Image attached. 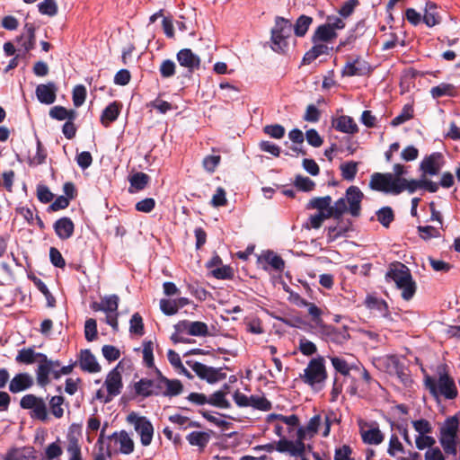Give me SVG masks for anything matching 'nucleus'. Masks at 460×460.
Here are the masks:
<instances>
[{"label":"nucleus","instance_id":"nucleus-13","mask_svg":"<svg viewBox=\"0 0 460 460\" xmlns=\"http://www.w3.org/2000/svg\"><path fill=\"white\" fill-rule=\"evenodd\" d=\"M321 332L326 341L337 345H343L350 339L349 329L346 326L334 327L324 324L321 328Z\"/></svg>","mask_w":460,"mask_h":460},{"label":"nucleus","instance_id":"nucleus-20","mask_svg":"<svg viewBox=\"0 0 460 460\" xmlns=\"http://www.w3.org/2000/svg\"><path fill=\"white\" fill-rule=\"evenodd\" d=\"M17 41L21 43V46L24 49L23 56L35 48L36 37L35 26L33 23L27 22L24 25L23 32L21 36L17 37Z\"/></svg>","mask_w":460,"mask_h":460},{"label":"nucleus","instance_id":"nucleus-7","mask_svg":"<svg viewBox=\"0 0 460 460\" xmlns=\"http://www.w3.org/2000/svg\"><path fill=\"white\" fill-rule=\"evenodd\" d=\"M121 372L122 361H119V364L108 373L104 381V385L107 389V395L103 400L104 403L111 402L114 397L121 393L123 388Z\"/></svg>","mask_w":460,"mask_h":460},{"label":"nucleus","instance_id":"nucleus-47","mask_svg":"<svg viewBox=\"0 0 460 460\" xmlns=\"http://www.w3.org/2000/svg\"><path fill=\"white\" fill-rule=\"evenodd\" d=\"M38 353L35 352V350L32 348L28 349H22L19 350L15 360L18 363H23V364H32L35 362L36 359H38Z\"/></svg>","mask_w":460,"mask_h":460},{"label":"nucleus","instance_id":"nucleus-50","mask_svg":"<svg viewBox=\"0 0 460 460\" xmlns=\"http://www.w3.org/2000/svg\"><path fill=\"white\" fill-rule=\"evenodd\" d=\"M183 391V385L178 379H168L166 380V387L164 391V396L172 397L179 395Z\"/></svg>","mask_w":460,"mask_h":460},{"label":"nucleus","instance_id":"nucleus-54","mask_svg":"<svg viewBox=\"0 0 460 460\" xmlns=\"http://www.w3.org/2000/svg\"><path fill=\"white\" fill-rule=\"evenodd\" d=\"M331 362L336 372L340 373L341 375L347 376L349 375V372L351 370V367L348 364V362L340 357H332L330 358Z\"/></svg>","mask_w":460,"mask_h":460},{"label":"nucleus","instance_id":"nucleus-35","mask_svg":"<svg viewBox=\"0 0 460 460\" xmlns=\"http://www.w3.org/2000/svg\"><path fill=\"white\" fill-rule=\"evenodd\" d=\"M77 113L74 110H66L63 106H54L49 110V117L57 120H75Z\"/></svg>","mask_w":460,"mask_h":460},{"label":"nucleus","instance_id":"nucleus-2","mask_svg":"<svg viewBox=\"0 0 460 460\" xmlns=\"http://www.w3.org/2000/svg\"><path fill=\"white\" fill-rule=\"evenodd\" d=\"M385 280L394 282L396 288L402 290V297L406 301L411 300L416 293V282L412 279L410 269L400 261L389 264Z\"/></svg>","mask_w":460,"mask_h":460},{"label":"nucleus","instance_id":"nucleus-11","mask_svg":"<svg viewBox=\"0 0 460 460\" xmlns=\"http://www.w3.org/2000/svg\"><path fill=\"white\" fill-rule=\"evenodd\" d=\"M398 195L407 190L409 194H413L419 189H422L430 193H435L438 190V184L431 180L424 178L420 175V179H405L399 186Z\"/></svg>","mask_w":460,"mask_h":460},{"label":"nucleus","instance_id":"nucleus-29","mask_svg":"<svg viewBox=\"0 0 460 460\" xmlns=\"http://www.w3.org/2000/svg\"><path fill=\"white\" fill-rule=\"evenodd\" d=\"M128 181L130 183L128 191L130 193H134L137 191L143 190L149 183L150 177L145 172H138L132 174L129 177Z\"/></svg>","mask_w":460,"mask_h":460},{"label":"nucleus","instance_id":"nucleus-32","mask_svg":"<svg viewBox=\"0 0 460 460\" xmlns=\"http://www.w3.org/2000/svg\"><path fill=\"white\" fill-rule=\"evenodd\" d=\"M366 23L364 21H359L356 23L355 27L349 31L346 38L340 41L338 48L345 47L354 43V41L361 35L364 34Z\"/></svg>","mask_w":460,"mask_h":460},{"label":"nucleus","instance_id":"nucleus-27","mask_svg":"<svg viewBox=\"0 0 460 460\" xmlns=\"http://www.w3.org/2000/svg\"><path fill=\"white\" fill-rule=\"evenodd\" d=\"M338 34L336 31H333L332 28H329V25L322 24L319 25L312 35V42H331L337 38Z\"/></svg>","mask_w":460,"mask_h":460},{"label":"nucleus","instance_id":"nucleus-52","mask_svg":"<svg viewBox=\"0 0 460 460\" xmlns=\"http://www.w3.org/2000/svg\"><path fill=\"white\" fill-rule=\"evenodd\" d=\"M189 334L191 336L206 337L209 335L207 323L199 321L190 322Z\"/></svg>","mask_w":460,"mask_h":460},{"label":"nucleus","instance_id":"nucleus-31","mask_svg":"<svg viewBox=\"0 0 460 460\" xmlns=\"http://www.w3.org/2000/svg\"><path fill=\"white\" fill-rule=\"evenodd\" d=\"M437 4L433 2H427L423 22L428 27H433L440 22V16L437 11Z\"/></svg>","mask_w":460,"mask_h":460},{"label":"nucleus","instance_id":"nucleus-55","mask_svg":"<svg viewBox=\"0 0 460 460\" xmlns=\"http://www.w3.org/2000/svg\"><path fill=\"white\" fill-rule=\"evenodd\" d=\"M154 344L151 341L143 343V361L147 367L155 368V359L153 355Z\"/></svg>","mask_w":460,"mask_h":460},{"label":"nucleus","instance_id":"nucleus-37","mask_svg":"<svg viewBox=\"0 0 460 460\" xmlns=\"http://www.w3.org/2000/svg\"><path fill=\"white\" fill-rule=\"evenodd\" d=\"M332 197H315L309 200L306 205V209H317L318 212L328 211L332 204Z\"/></svg>","mask_w":460,"mask_h":460},{"label":"nucleus","instance_id":"nucleus-44","mask_svg":"<svg viewBox=\"0 0 460 460\" xmlns=\"http://www.w3.org/2000/svg\"><path fill=\"white\" fill-rule=\"evenodd\" d=\"M454 93L455 86L447 83H442L430 89V94L434 99L441 98L444 96H453Z\"/></svg>","mask_w":460,"mask_h":460},{"label":"nucleus","instance_id":"nucleus-8","mask_svg":"<svg viewBox=\"0 0 460 460\" xmlns=\"http://www.w3.org/2000/svg\"><path fill=\"white\" fill-rule=\"evenodd\" d=\"M127 420L134 425L140 436L141 444L145 447L149 446L154 435V427L150 420L144 416H137L135 412L128 414Z\"/></svg>","mask_w":460,"mask_h":460},{"label":"nucleus","instance_id":"nucleus-36","mask_svg":"<svg viewBox=\"0 0 460 460\" xmlns=\"http://www.w3.org/2000/svg\"><path fill=\"white\" fill-rule=\"evenodd\" d=\"M155 377L151 379L153 396H164L167 377L157 367H155Z\"/></svg>","mask_w":460,"mask_h":460},{"label":"nucleus","instance_id":"nucleus-12","mask_svg":"<svg viewBox=\"0 0 460 460\" xmlns=\"http://www.w3.org/2000/svg\"><path fill=\"white\" fill-rule=\"evenodd\" d=\"M444 163V155L439 152H434L429 155H427L423 158L419 166L421 176L427 178L428 175H438L441 171Z\"/></svg>","mask_w":460,"mask_h":460},{"label":"nucleus","instance_id":"nucleus-56","mask_svg":"<svg viewBox=\"0 0 460 460\" xmlns=\"http://www.w3.org/2000/svg\"><path fill=\"white\" fill-rule=\"evenodd\" d=\"M63 403L64 397L59 395L53 396L49 401L50 411L58 419L62 418L64 415Z\"/></svg>","mask_w":460,"mask_h":460},{"label":"nucleus","instance_id":"nucleus-18","mask_svg":"<svg viewBox=\"0 0 460 460\" xmlns=\"http://www.w3.org/2000/svg\"><path fill=\"white\" fill-rule=\"evenodd\" d=\"M370 72L369 64L361 59L359 57L357 58L348 61L342 70V75L344 76H362L366 75Z\"/></svg>","mask_w":460,"mask_h":460},{"label":"nucleus","instance_id":"nucleus-9","mask_svg":"<svg viewBox=\"0 0 460 460\" xmlns=\"http://www.w3.org/2000/svg\"><path fill=\"white\" fill-rule=\"evenodd\" d=\"M186 363L199 378L206 380L208 384H215L226 377V374L222 371V367H208L200 362L191 360H188Z\"/></svg>","mask_w":460,"mask_h":460},{"label":"nucleus","instance_id":"nucleus-17","mask_svg":"<svg viewBox=\"0 0 460 460\" xmlns=\"http://www.w3.org/2000/svg\"><path fill=\"white\" fill-rule=\"evenodd\" d=\"M58 87L54 82L40 84L36 87V96L38 101L43 104H52L57 98Z\"/></svg>","mask_w":460,"mask_h":460},{"label":"nucleus","instance_id":"nucleus-60","mask_svg":"<svg viewBox=\"0 0 460 460\" xmlns=\"http://www.w3.org/2000/svg\"><path fill=\"white\" fill-rule=\"evenodd\" d=\"M39 12L42 14L53 16L58 13V5L55 0H44L38 4Z\"/></svg>","mask_w":460,"mask_h":460},{"label":"nucleus","instance_id":"nucleus-14","mask_svg":"<svg viewBox=\"0 0 460 460\" xmlns=\"http://www.w3.org/2000/svg\"><path fill=\"white\" fill-rule=\"evenodd\" d=\"M176 59L180 66L187 69L189 74H192L195 70L200 68L201 59L190 49L179 50L176 54Z\"/></svg>","mask_w":460,"mask_h":460},{"label":"nucleus","instance_id":"nucleus-22","mask_svg":"<svg viewBox=\"0 0 460 460\" xmlns=\"http://www.w3.org/2000/svg\"><path fill=\"white\" fill-rule=\"evenodd\" d=\"M33 385V378L28 373L15 375L9 384V390L13 394L27 390Z\"/></svg>","mask_w":460,"mask_h":460},{"label":"nucleus","instance_id":"nucleus-42","mask_svg":"<svg viewBox=\"0 0 460 460\" xmlns=\"http://www.w3.org/2000/svg\"><path fill=\"white\" fill-rule=\"evenodd\" d=\"M378 222L385 228H388L394 220V213L391 207L385 206L376 212Z\"/></svg>","mask_w":460,"mask_h":460},{"label":"nucleus","instance_id":"nucleus-57","mask_svg":"<svg viewBox=\"0 0 460 460\" xmlns=\"http://www.w3.org/2000/svg\"><path fill=\"white\" fill-rule=\"evenodd\" d=\"M387 453L393 457H394L397 453H405L404 447L396 434H392L390 437Z\"/></svg>","mask_w":460,"mask_h":460},{"label":"nucleus","instance_id":"nucleus-10","mask_svg":"<svg viewBox=\"0 0 460 460\" xmlns=\"http://www.w3.org/2000/svg\"><path fill=\"white\" fill-rule=\"evenodd\" d=\"M22 409L31 410V418L45 421L48 419L47 405L44 400L34 394H26L20 401Z\"/></svg>","mask_w":460,"mask_h":460},{"label":"nucleus","instance_id":"nucleus-38","mask_svg":"<svg viewBox=\"0 0 460 460\" xmlns=\"http://www.w3.org/2000/svg\"><path fill=\"white\" fill-rule=\"evenodd\" d=\"M347 211H349V207L347 206L345 198H340L332 206L331 205L327 211V216H330L331 218L339 220Z\"/></svg>","mask_w":460,"mask_h":460},{"label":"nucleus","instance_id":"nucleus-63","mask_svg":"<svg viewBox=\"0 0 460 460\" xmlns=\"http://www.w3.org/2000/svg\"><path fill=\"white\" fill-rule=\"evenodd\" d=\"M36 190L37 198L41 203L47 204L52 201L54 195L48 186L44 184H38Z\"/></svg>","mask_w":460,"mask_h":460},{"label":"nucleus","instance_id":"nucleus-46","mask_svg":"<svg viewBox=\"0 0 460 460\" xmlns=\"http://www.w3.org/2000/svg\"><path fill=\"white\" fill-rule=\"evenodd\" d=\"M249 406L263 411H268L272 409V403L268 399L264 396L258 395H251L249 397Z\"/></svg>","mask_w":460,"mask_h":460},{"label":"nucleus","instance_id":"nucleus-51","mask_svg":"<svg viewBox=\"0 0 460 460\" xmlns=\"http://www.w3.org/2000/svg\"><path fill=\"white\" fill-rule=\"evenodd\" d=\"M294 185L301 191L309 192L314 189L315 182L310 178L299 174L296 176Z\"/></svg>","mask_w":460,"mask_h":460},{"label":"nucleus","instance_id":"nucleus-61","mask_svg":"<svg viewBox=\"0 0 460 460\" xmlns=\"http://www.w3.org/2000/svg\"><path fill=\"white\" fill-rule=\"evenodd\" d=\"M263 132L270 137L280 139L285 136V128L279 124L266 125L263 128Z\"/></svg>","mask_w":460,"mask_h":460},{"label":"nucleus","instance_id":"nucleus-1","mask_svg":"<svg viewBox=\"0 0 460 460\" xmlns=\"http://www.w3.org/2000/svg\"><path fill=\"white\" fill-rule=\"evenodd\" d=\"M438 378L429 376L424 371V386L435 399L443 396L447 400H454L458 395L457 387L454 378L449 375L447 365H440L437 368Z\"/></svg>","mask_w":460,"mask_h":460},{"label":"nucleus","instance_id":"nucleus-45","mask_svg":"<svg viewBox=\"0 0 460 460\" xmlns=\"http://www.w3.org/2000/svg\"><path fill=\"white\" fill-rule=\"evenodd\" d=\"M358 163L354 161L346 162L340 166L341 176L346 181H353L358 172Z\"/></svg>","mask_w":460,"mask_h":460},{"label":"nucleus","instance_id":"nucleus-4","mask_svg":"<svg viewBox=\"0 0 460 460\" xmlns=\"http://www.w3.org/2000/svg\"><path fill=\"white\" fill-rule=\"evenodd\" d=\"M327 377L324 358L321 356L312 358L305 368L304 374L300 375L301 380L316 391L323 388Z\"/></svg>","mask_w":460,"mask_h":460},{"label":"nucleus","instance_id":"nucleus-59","mask_svg":"<svg viewBox=\"0 0 460 460\" xmlns=\"http://www.w3.org/2000/svg\"><path fill=\"white\" fill-rule=\"evenodd\" d=\"M86 98V88L83 84H78L73 89V103L78 108L82 106Z\"/></svg>","mask_w":460,"mask_h":460},{"label":"nucleus","instance_id":"nucleus-49","mask_svg":"<svg viewBox=\"0 0 460 460\" xmlns=\"http://www.w3.org/2000/svg\"><path fill=\"white\" fill-rule=\"evenodd\" d=\"M274 420H279L291 428L299 425V418L296 414L285 416L278 413H270L267 416V422H271Z\"/></svg>","mask_w":460,"mask_h":460},{"label":"nucleus","instance_id":"nucleus-28","mask_svg":"<svg viewBox=\"0 0 460 460\" xmlns=\"http://www.w3.org/2000/svg\"><path fill=\"white\" fill-rule=\"evenodd\" d=\"M36 452L33 447L13 448L4 456L3 460H33Z\"/></svg>","mask_w":460,"mask_h":460},{"label":"nucleus","instance_id":"nucleus-48","mask_svg":"<svg viewBox=\"0 0 460 460\" xmlns=\"http://www.w3.org/2000/svg\"><path fill=\"white\" fill-rule=\"evenodd\" d=\"M413 112L414 111L411 105H404L401 113L392 119L391 125L393 127H398L405 123L413 117Z\"/></svg>","mask_w":460,"mask_h":460},{"label":"nucleus","instance_id":"nucleus-24","mask_svg":"<svg viewBox=\"0 0 460 460\" xmlns=\"http://www.w3.org/2000/svg\"><path fill=\"white\" fill-rule=\"evenodd\" d=\"M212 431H192L186 436V439L192 447H197L199 452H203L210 441Z\"/></svg>","mask_w":460,"mask_h":460},{"label":"nucleus","instance_id":"nucleus-53","mask_svg":"<svg viewBox=\"0 0 460 460\" xmlns=\"http://www.w3.org/2000/svg\"><path fill=\"white\" fill-rule=\"evenodd\" d=\"M129 332L132 334L142 336L144 334V323L142 316L135 313L129 321Z\"/></svg>","mask_w":460,"mask_h":460},{"label":"nucleus","instance_id":"nucleus-15","mask_svg":"<svg viewBox=\"0 0 460 460\" xmlns=\"http://www.w3.org/2000/svg\"><path fill=\"white\" fill-rule=\"evenodd\" d=\"M39 366L36 370L37 383L39 385L44 387L49 383V376L51 374L54 376L56 369H52V360L43 353H38Z\"/></svg>","mask_w":460,"mask_h":460},{"label":"nucleus","instance_id":"nucleus-23","mask_svg":"<svg viewBox=\"0 0 460 460\" xmlns=\"http://www.w3.org/2000/svg\"><path fill=\"white\" fill-rule=\"evenodd\" d=\"M122 104L119 102L114 101L111 102L101 114V123L103 127L108 128L110 125L117 120L121 111Z\"/></svg>","mask_w":460,"mask_h":460},{"label":"nucleus","instance_id":"nucleus-6","mask_svg":"<svg viewBox=\"0 0 460 460\" xmlns=\"http://www.w3.org/2000/svg\"><path fill=\"white\" fill-rule=\"evenodd\" d=\"M369 188L385 194L398 195L399 184L392 177V172H374L370 176Z\"/></svg>","mask_w":460,"mask_h":460},{"label":"nucleus","instance_id":"nucleus-21","mask_svg":"<svg viewBox=\"0 0 460 460\" xmlns=\"http://www.w3.org/2000/svg\"><path fill=\"white\" fill-rule=\"evenodd\" d=\"M79 366L84 372L98 373L101 371V366L90 349L81 350L79 357Z\"/></svg>","mask_w":460,"mask_h":460},{"label":"nucleus","instance_id":"nucleus-16","mask_svg":"<svg viewBox=\"0 0 460 460\" xmlns=\"http://www.w3.org/2000/svg\"><path fill=\"white\" fill-rule=\"evenodd\" d=\"M363 199L364 194L358 186L352 185L346 190L345 199L349 204V212L352 217H359Z\"/></svg>","mask_w":460,"mask_h":460},{"label":"nucleus","instance_id":"nucleus-41","mask_svg":"<svg viewBox=\"0 0 460 460\" xmlns=\"http://www.w3.org/2000/svg\"><path fill=\"white\" fill-rule=\"evenodd\" d=\"M134 390L137 396L143 398L153 396L151 379L141 378L139 381L134 383Z\"/></svg>","mask_w":460,"mask_h":460},{"label":"nucleus","instance_id":"nucleus-19","mask_svg":"<svg viewBox=\"0 0 460 460\" xmlns=\"http://www.w3.org/2000/svg\"><path fill=\"white\" fill-rule=\"evenodd\" d=\"M53 228L57 236L60 240L65 241L73 236L75 224L70 217H63L54 223Z\"/></svg>","mask_w":460,"mask_h":460},{"label":"nucleus","instance_id":"nucleus-43","mask_svg":"<svg viewBox=\"0 0 460 460\" xmlns=\"http://www.w3.org/2000/svg\"><path fill=\"white\" fill-rule=\"evenodd\" d=\"M226 392L218 390L208 398V403L221 409L230 408V402L226 399Z\"/></svg>","mask_w":460,"mask_h":460},{"label":"nucleus","instance_id":"nucleus-64","mask_svg":"<svg viewBox=\"0 0 460 460\" xmlns=\"http://www.w3.org/2000/svg\"><path fill=\"white\" fill-rule=\"evenodd\" d=\"M160 309L165 315H173L179 310L175 299H161Z\"/></svg>","mask_w":460,"mask_h":460},{"label":"nucleus","instance_id":"nucleus-25","mask_svg":"<svg viewBox=\"0 0 460 460\" xmlns=\"http://www.w3.org/2000/svg\"><path fill=\"white\" fill-rule=\"evenodd\" d=\"M108 439H115L119 444V452L124 455H129L134 451V441L128 436L126 430L120 432H114L111 436H108Z\"/></svg>","mask_w":460,"mask_h":460},{"label":"nucleus","instance_id":"nucleus-39","mask_svg":"<svg viewBox=\"0 0 460 460\" xmlns=\"http://www.w3.org/2000/svg\"><path fill=\"white\" fill-rule=\"evenodd\" d=\"M313 22V18L305 14L300 15L295 24L293 25L294 33L296 37H304L310 25Z\"/></svg>","mask_w":460,"mask_h":460},{"label":"nucleus","instance_id":"nucleus-30","mask_svg":"<svg viewBox=\"0 0 460 460\" xmlns=\"http://www.w3.org/2000/svg\"><path fill=\"white\" fill-rule=\"evenodd\" d=\"M258 261L261 263L265 262L278 271H282L285 267L283 259L272 251H268L266 253L260 256Z\"/></svg>","mask_w":460,"mask_h":460},{"label":"nucleus","instance_id":"nucleus-33","mask_svg":"<svg viewBox=\"0 0 460 460\" xmlns=\"http://www.w3.org/2000/svg\"><path fill=\"white\" fill-rule=\"evenodd\" d=\"M329 48L322 43H314V46L305 52L303 58V64H310L322 55L328 54Z\"/></svg>","mask_w":460,"mask_h":460},{"label":"nucleus","instance_id":"nucleus-3","mask_svg":"<svg viewBox=\"0 0 460 460\" xmlns=\"http://www.w3.org/2000/svg\"><path fill=\"white\" fill-rule=\"evenodd\" d=\"M459 419L457 415L447 417L439 427L438 441L443 451L447 456H456L459 443Z\"/></svg>","mask_w":460,"mask_h":460},{"label":"nucleus","instance_id":"nucleus-5","mask_svg":"<svg viewBox=\"0 0 460 460\" xmlns=\"http://www.w3.org/2000/svg\"><path fill=\"white\" fill-rule=\"evenodd\" d=\"M293 25L291 22L281 16L275 18L271 29V49L278 53H285L288 49V39L291 36Z\"/></svg>","mask_w":460,"mask_h":460},{"label":"nucleus","instance_id":"nucleus-58","mask_svg":"<svg viewBox=\"0 0 460 460\" xmlns=\"http://www.w3.org/2000/svg\"><path fill=\"white\" fill-rule=\"evenodd\" d=\"M159 72L163 78H170L175 75L176 65L171 59H164L160 65Z\"/></svg>","mask_w":460,"mask_h":460},{"label":"nucleus","instance_id":"nucleus-40","mask_svg":"<svg viewBox=\"0 0 460 460\" xmlns=\"http://www.w3.org/2000/svg\"><path fill=\"white\" fill-rule=\"evenodd\" d=\"M366 305L369 309H376L379 311L382 316H389L388 305L385 300L373 296H367L366 298Z\"/></svg>","mask_w":460,"mask_h":460},{"label":"nucleus","instance_id":"nucleus-62","mask_svg":"<svg viewBox=\"0 0 460 460\" xmlns=\"http://www.w3.org/2000/svg\"><path fill=\"white\" fill-rule=\"evenodd\" d=\"M435 444L436 439L433 437L429 436V434L419 435L415 439V445L419 450H423L425 448L430 449L431 447H434Z\"/></svg>","mask_w":460,"mask_h":460},{"label":"nucleus","instance_id":"nucleus-26","mask_svg":"<svg viewBox=\"0 0 460 460\" xmlns=\"http://www.w3.org/2000/svg\"><path fill=\"white\" fill-rule=\"evenodd\" d=\"M332 127L342 133L355 134L358 131V125L354 119L346 115H341L332 120Z\"/></svg>","mask_w":460,"mask_h":460},{"label":"nucleus","instance_id":"nucleus-34","mask_svg":"<svg viewBox=\"0 0 460 460\" xmlns=\"http://www.w3.org/2000/svg\"><path fill=\"white\" fill-rule=\"evenodd\" d=\"M362 441L368 445H379L384 441L385 436L378 427L361 431Z\"/></svg>","mask_w":460,"mask_h":460}]
</instances>
